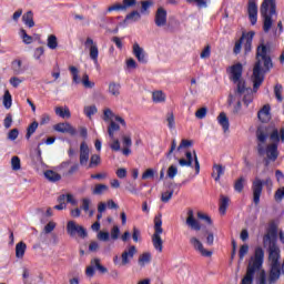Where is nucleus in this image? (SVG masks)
I'll list each match as a JSON object with an SVG mask.
<instances>
[{
    "instance_id": "nucleus-12",
    "label": "nucleus",
    "mask_w": 284,
    "mask_h": 284,
    "mask_svg": "<svg viewBox=\"0 0 284 284\" xmlns=\"http://www.w3.org/2000/svg\"><path fill=\"white\" fill-rule=\"evenodd\" d=\"M94 267L98 268V271L101 274H106V272H108V268L105 266L101 265V260L94 258L91 261V264L85 270V275L89 278H92V276H94Z\"/></svg>"
},
{
    "instance_id": "nucleus-29",
    "label": "nucleus",
    "mask_w": 284,
    "mask_h": 284,
    "mask_svg": "<svg viewBox=\"0 0 284 284\" xmlns=\"http://www.w3.org/2000/svg\"><path fill=\"white\" fill-rule=\"evenodd\" d=\"M227 207H230V197L225 195H221L219 212L220 214H222V216H225V212H227Z\"/></svg>"
},
{
    "instance_id": "nucleus-19",
    "label": "nucleus",
    "mask_w": 284,
    "mask_h": 284,
    "mask_svg": "<svg viewBox=\"0 0 284 284\" xmlns=\"http://www.w3.org/2000/svg\"><path fill=\"white\" fill-rule=\"evenodd\" d=\"M165 23H168V11L163 8H159L155 13V26H158V28H163Z\"/></svg>"
},
{
    "instance_id": "nucleus-44",
    "label": "nucleus",
    "mask_w": 284,
    "mask_h": 284,
    "mask_svg": "<svg viewBox=\"0 0 284 284\" xmlns=\"http://www.w3.org/2000/svg\"><path fill=\"white\" fill-rule=\"evenodd\" d=\"M244 187H245V178L240 176L234 183V190L235 192H243Z\"/></svg>"
},
{
    "instance_id": "nucleus-56",
    "label": "nucleus",
    "mask_w": 284,
    "mask_h": 284,
    "mask_svg": "<svg viewBox=\"0 0 284 284\" xmlns=\"http://www.w3.org/2000/svg\"><path fill=\"white\" fill-rule=\"evenodd\" d=\"M136 0H122V9L126 12L128 9L134 8Z\"/></svg>"
},
{
    "instance_id": "nucleus-37",
    "label": "nucleus",
    "mask_w": 284,
    "mask_h": 284,
    "mask_svg": "<svg viewBox=\"0 0 284 284\" xmlns=\"http://www.w3.org/2000/svg\"><path fill=\"white\" fill-rule=\"evenodd\" d=\"M109 94H111V97H119V94H121V84L111 82L109 84Z\"/></svg>"
},
{
    "instance_id": "nucleus-64",
    "label": "nucleus",
    "mask_w": 284,
    "mask_h": 284,
    "mask_svg": "<svg viewBox=\"0 0 284 284\" xmlns=\"http://www.w3.org/2000/svg\"><path fill=\"white\" fill-rule=\"evenodd\" d=\"M114 119V112L110 109H104L103 111V121H112Z\"/></svg>"
},
{
    "instance_id": "nucleus-39",
    "label": "nucleus",
    "mask_w": 284,
    "mask_h": 284,
    "mask_svg": "<svg viewBox=\"0 0 284 284\" xmlns=\"http://www.w3.org/2000/svg\"><path fill=\"white\" fill-rule=\"evenodd\" d=\"M55 114H57V116H60L61 119H70V116H71L70 109H64L61 106L55 108Z\"/></svg>"
},
{
    "instance_id": "nucleus-20",
    "label": "nucleus",
    "mask_w": 284,
    "mask_h": 284,
    "mask_svg": "<svg viewBox=\"0 0 284 284\" xmlns=\"http://www.w3.org/2000/svg\"><path fill=\"white\" fill-rule=\"evenodd\" d=\"M58 205L54 206V210H65L68 203H72V194H62L58 197Z\"/></svg>"
},
{
    "instance_id": "nucleus-33",
    "label": "nucleus",
    "mask_w": 284,
    "mask_h": 284,
    "mask_svg": "<svg viewBox=\"0 0 284 284\" xmlns=\"http://www.w3.org/2000/svg\"><path fill=\"white\" fill-rule=\"evenodd\" d=\"M88 170H93L94 168H99L101 165V155L92 154L89 161Z\"/></svg>"
},
{
    "instance_id": "nucleus-62",
    "label": "nucleus",
    "mask_w": 284,
    "mask_h": 284,
    "mask_svg": "<svg viewBox=\"0 0 284 284\" xmlns=\"http://www.w3.org/2000/svg\"><path fill=\"white\" fill-rule=\"evenodd\" d=\"M154 174H156V171H154V169H148L143 174H142V179L143 181L148 180V179H154Z\"/></svg>"
},
{
    "instance_id": "nucleus-32",
    "label": "nucleus",
    "mask_w": 284,
    "mask_h": 284,
    "mask_svg": "<svg viewBox=\"0 0 284 284\" xmlns=\"http://www.w3.org/2000/svg\"><path fill=\"white\" fill-rule=\"evenodd\" d=\"M225 174V168L221 164H215L213 166V173L212 176L215 181H221V176Z\"/></svg>"
},
{
    "instance_id": "nucleus-45",
    "label": "nucleus",
    "mask_w": 284,
    "mask_h": 284,
    "mask_svg": "<svg viewBox=\"0 0 284 284\" xmlns=\"http://www.w3.org/2000/svg\"><path fill=\"white\" fill-rule=\"evenodd\" d=\"M3 105L7 110H10V108H12V94H10V91L4 92Z\"/></svg>"
},
{
    "instance_id": "nucleus-51",
    "label": "nucleus",
    "mask_w": 284,
    "mask_h": 284,
    "mask_svg": "<svg viewBox=\"0 0 284 284\" xmlns=\"http://www.w3.org/2000/svg\"><path fill=\"white\" fill-rule=\"evenodd\" d=\"M108 12H124L123 4L122 3H114L106 9Z\"/></svg>"
},
{
    "instance_id": "nucleus-61",
    "label": "nucleus",
    "mask_w": 284,
    "mask_h": 284,
    "mask_svg": "<svg viewBox=\"0 0 284 284\" xmlns=\"http://www.w3.org/2000/svg\"><path fill=\"white\" fill-rule=\"evenodd\" d=\"M119 234H121V230L119 229L118 225H114V226L111 229V239H112V241H118Z\"/></svg>"
},
{
    "instance_id": "nucleus-52",
    "label": "nucleus",
    "mask_w": 284,
    "mask_h": 284,
    "mask_svg": "<svg viewBox=\"0 0 284 284\" xmlns=\"http://www.w3.org/2000/svg\"><path fill=\"white\" fill-rule=\"evenodd\" d=\"M97 112H98L97 105H90L84 108V114L89 119H92L93 114H97Z\"/></svg>"
},
{
    "instance_id": "nucleus-9",
    "label": "nucleus",
    "mask_w": 284,
    "mask_h": 284,
    "mask_svg": "<svg viewBox=\"0 0 284 284\" xmlns=\"http://www.w3.org/2000/svg\"><path fill=\"white\" fill-rule=\"evenodd\" d=\"M72 79L77 85H83L87 90H92V88H94V82L90 81V75L85 72L81 74L75 67H72Z\"/></svg>"
},
{
    "instance_id": "nucleus-38",
    "label": "nucleus",
    "mask_w": 284,
    "mask_h": 284,
    "mask_svg": "<svg viewBox=\"0 0 284 284\" xmlns=\"http://www.w3.org/2000/svg\"><path fill=\"white\" fill-rule=\"evenodd\" d=\"M47 45L50 50H57V48H59V40H57V36L50 34L47 40Z\"/></svg>"
},
{
    "instance_id": "nucleus-24",
    "label": "nucleus",
    "mask_w": 284,
    "mask_h": 284,
    "mask_svg": "<svg viewBox=\"0 0 284 284\" xmlns=\"http://www.w3.org/2000/svg\"><path fill=\"white\" fill-rule=\"evenodd\" d=\"M270 104H265L257 113V116L262 123H267L272 119V115L270 114Z\"/></svg>"
},
{
    "instance_id": "nucleus-49",
    "label": "nucleus",
    "mask_w": 284,
    "mask_h": 284,
    "mask_svg": "<svg viewBox=\"0 0 284 284\" xmlns=\"http://www.w3.org/2000/svg\"><path fill=\"white\" fill-rule=\"evenodd\" d=\"M243 40H245V33H243L242 37L240 38V40H237L235 42V45L233 48L234 54H241V49L243 47Z\"/></svg>"
},
{
    "instance_id": "nucleus-4",
    "label": "nucleus",
    "mask_w": 284,
    "mask_h": 284,
    "mask_svg": "<svg viewBox=\"0 0 284 284\" xmlns=\"http://www.w3.org/2000/svg\"><path fill=\"white\" fill-rule=\"evenodd\" d=\"M243 77V64L236 63L231 67V80L236 84L235 89V99H239L241 94H245L252 90L251 88L245 87V81Z\"/></svg>"
},
{
    "instance_id": "nucleus-28",
    "label": "nucleus",
    "mask_w": 284,
    "mask_h": 284,
    "mask_svg": "<svg viewBox=\"0 0 284 284\" xmlns=\"http://www.w3.org/2000/svg\"><path fill=\"white\" fill-rule=\"evenodd\" d=\"M72 234H77L80 239H85L88 231L82 225L72 222Z\"/></svg>"
},
{
    "instance_id": "nucleus-25",
    "label": "nucleus",
    "mask_w": 284,
    "mask_h": 284,
    "mask_svg": "<svg viewBox=\"0 0 284 284\" xmlns=\"http://www.w3.org/2000/svg\"><path fill=\"white\" fill-rule=\"evenodd\" d=\"M53 130L60 132V134H72V125H70V123L54 124Z\"/></svg>"
},
{
    "instance_id": "nucleus-59",
    "label": "nucleus",
    "mask_w": 284,
    "mask_h": 284,
    "mask_svg": "<svg viewBox=\"0 0 284 284\" xmlns=\"http://www.w3.org/2000/svg\"><path fill=\"white\" fill-rule=\"evenodd\" d=\"M176 174H179V169L175 165L169 166L166 171V175L169 176V179H174Z\"/></svg>"
},
{
    "instance_id": "nucleus-8",
    "label": "nucleus",
    "mask_w": 284,
    "mask_h": 284,
    "mask_svg": "<svg viewBox=\"0 0 284 284\" xmlns=\"http://www.w3.org/2000/svg\"><path fill=\"white\" fill-rule=\"evenodd\" d=\"M264 245H268V263L270 265H281V248L276 245V242L272 241L270 235H264Z\"/></svg>"
},
{
    "instance_id": "nucleus-34",
    "label": "nucleus",
    "mask_w": 284,
    "mask_h": 284,
    "mask_svg": "<svg viewBox=\"0 0 284 284\" xmlns=\"http://www.w3.org/2000/svg\"><path fill=\"white\" fill-rule=\"evenodd\" d=\"M44 176L48 181H50L51 183H57V181H61V174L52 171V170H47L44 172Z\"/></svg>"
},
{
    "instance_id": "nucleus-10",
    "label": "nucleus",
    "mask_w": 284,
    "mask_h": 284,
    "mask_svg": "<svg viewBox=\"0 0 284 284\" xmlns=\"http://www.w3.org/2000/svg\"><path fill=\"white\" fill-rule=\"evenodd\" d=\"M192 161L195 163V174L201 172V164L199 163V156L196 155V151H186L185 156L179 160V165L181 168H192Z\"/></svg>"
},
{
    "instance_id": "nucleus-7",
    "label": "nucleus",
    "mask_w": 284,
    "mask_h": 284,
    "mask_svg": "<svg viewBox=\"0 0 284 284\" xmlns=\"http://www.w3.org/2000/svg\"><path fill=\"white\" fill-rule=\"evenodd\" d=\"M241 99L243 100L244 105H250L252 101H254V97L252 95V89H248V92L241 93L239 98H236V91H234L233 94L229 95V104L232 105V103H236V105L233 109L234 114H239L241 112Z\"/></svg>"
},
{
    "instance_id": "nucleus-16",
    "label": "nucleus",
    "mask_w": 284,
    "mask_h": 284,
    "mask_svg": "<svg viewBox=\"0 0 284 284\" xmlns=\"http://www.w3.org/2000/svg\"><path fill=\"white\" fill-rule=\"evenodd\" d=\"M89 161H90V146H88V143L82 142L80 144V165L85 168Z\"/></svg>"
},
{
    "instance_id": "nucleus-17",
    "label": "nucleus",
    "mask_w": 284,
    "mask_h": 284,
    "mask_svg": "<svg viewBox=\"0 0 284 284\" xmlns=\"http://www.w3.org/2000/svg\"><path fill=\"white\" fill-rule=\"evenodd\" d=\"M186 214H187L186 225L191 227V230H194L195 232H200L201 223H199V220L194 217V211L190 209Z\"/></svg>"
},
{
    "instance_id": "nucleus-60",
    "label": "nucleus",
    "mask_w": 284,
    "mask_h": 284,
    "mask_svg": "<svg viewBox=\"0 0 284 284\" xmlns=\"http://www.w3.org/2000/svg\"><path fill=\"white\" fill-rule=\"evenodd\" d=\"M57 227V223L54 221H50L45 226H44V234H51V232H54V229Z\"/></svg>"
},
{
    "instance_id": "nucleus-63",
    "label": "nucleus",
    "mask_w": 284,
    "mask_h": 284,
    "mask_svg": "<svg viewBox=\"0 0 284 284\" xmlns=\"http://www.w3.org/2000/svg\"><path fill=\"white\" fill-rule=\"evenodd\" d=\"M247 252H250V246L247 244H244L240 247V261H243V258H245V255L247 254Z\"/></svg>"
},
{
    "instance_id": "nucleus-47",
    "label": "nucleus",
    "mask_w": 284,
    "mask_h": 284,
    "mask_svg": "<svg viewBox=\"0 0 284 284\" xmlns=\"http://www.w3.org/2000/svg\"><path fill=\"white\" fill-rule=\"evenodd\" d=\"M274 95L280 103L283 102V85L276 84L274 87Z\"/></svg>"
},
{
    "instance_id": "nucleus-36",
    "label": "nucleus",
    "mask_w": 284,
    "mask_h": 284,
    "mask_svg": "<svg viewBox=\"0 0 284 284\" xmlns=\"http://www.w3.org/2000/svg\"><path fill=\"white\" fill-rule=\"evenodd\" d=\"M253 39H254V31H251L246 34L244 33V40H245L244 50H245V52L252 51V40Z\"/></svg>"
},
{
    "instance_id": "nucleus-50",
    "label": "nucleus",
    "mask_w": 284,
    "mask_h": 284,
    "mask_svg": "<svg viewBox=\"0 0 284 284\" xmlns=\"http://www.w3.org/2000/svg\"><path fill=\"white\" fill-rule=\"evenodd\" d=\"M11 168L14 172L21 170V159H19V156H13L11 159Z\"/></svg>"
},
{
    "instance_id": "nucleus-3",
    "label": "nucleus",
    "mask_w": 284,
    "mask_h": 284,
    "mask_svg": "<svg viewBox=\"0 0 284 284\" xmlns=\"http://www.w3.org/2000/svg\"><path fill=\"white\" fill-rule=\"evenodd\" d=\"M260 13L263 19V30L267 33L272 30V26H274L272 17L276 16V0H263Z\"/></svg>"
},
{
    "instance_id": "nucleus-58",
    "label": "nucleus",
    "mask_w": 284,
    "mask_h": 284,
    "mask_svg": "<svg viewBox=\"0 0 284 284\" xmlns=\"http://www.w3.org/2000/svg\"><path fill=\"white\" fill-rule=\"evenodd\" d=\"M274 199H275L276 203H281V201H283V199H284V186L276 190V192L274 194Z\"/></svg>"
},
{
    "instance_id": "nucleus-27",
    "label": "nucleus",
    "mask_w": 284,
    "mask_h": 284,
    "mask_svg": "<svg viewBox=\"0 0 284 284\" xmlns=\"http://www.w3.org/2000/svg\"><path fill=\"white\" fill-rule=\"evenodd\" d=\"M150 263H152V253L150 252L142 253L138 258V265H140V267H145V265H150Z\"/></svg>"
},
{
    "instance_id": "nucleus-1",
    "label": "nucleus",
    "mask_w": 284,
    "mask_h": 284,
    "mask_svg": "<svg viewBox=\"0 0 284 284\" xmlns=\"http://www.w3.org/2000/svg\"><path fill=\"white\" fill-rule=\"evenodd\" d=\"M256 59L257 62L254 65L252 75L254 91H256L257 88H261L265 79L263 77V67L265 68V70H270L273 65L272 58L267 57V48L265 47V44H262L257 48Z\"/></svg>"
},
{
    "instance_id": "nucleus-48",
    "label": "nucleus",
    "mask_w": 284,
    "mask_h": 284,
    "mask_svg": "<svg viewBox=\"0 0 284 284\" xmlns=\"http://www.w3.org/2000/svg\"><path fill=\"white\" fill-rule=\"evenodd\" d=\"M166 123L170 130H174V128L176 126L173 112L166 113Z\"/></svg>"
},
{
    "instance_id": "nucleus-31",
    "label": "nucleus",
    "mask_w": 284,
    "mask_h": 284,
    "mask_svg": "<svg viewBox=\"0 0 284 284\" xmlns=\"http://www.w3.org/2000/svg\"><path fill=\"white\" fill-rule=\"evenodd\" d=\"M217 122L223 128L224 132H227L230 130V119H227V115L225 112H221L217 116Z\"/></svg>"
},
{
    "instance_id": "nucleus-53",
    "label": "nucleus",
    "mask_w": 284,
    "mask_h": 284,
    "mask_svg": "<svg viewBox=\"0 0 284 284\" xmlns=\"http://www.w3.org/2000/svg\"><path fill=\"white\" fill-rule=\"evenodd\" d=\"M173 195H174V190L162 193L161 195L162 203H170Z\"/></svg>"
},
{
    "instance_id": "nucleus-43",
    "label": "nucleus",
    "mask_w": 284,
    "mask_h": 284,
    "mask_svg": "<svg viewBox=\"0 0 284 284\" xmlns=\"http://www.w3.org/2000/svg\"><path fill=\"white\" fill-rule=\"evenodd\" d=\"M154 103H163L165 101V93L163 91H155L152 93Z\"/></svg>"
},
{
    "instance_id": "nucleus-46",
    "label": "nucleus",
    "mask_w": 284,
    "mask_h": 284,
    "mask_svg": "<svg viewBox=\"0 0 284 284\" xmlns=\"http://www.w3.org/2000/svg\"><path fill=\"white\" fill-rule=\"evenodd\" d=\"M109 187L105 184H97L94 189L92 190V194L101 195L104 192H108Z\"/></svg>"
},
{
    "instance_id": "nucleus-13",
    "label": "nucleus",
    "mask_w": 284,
    "mask_h": 284,
    "mask_svg": "<svg viewBox=\"0 0 284 284\" xmlns=\"http://www.w3.org/2000/svg\"><path fill=\"white\" fill-rule=\"evenodd\" d=\"M84 45L89 49L90 59L97 63V61H99V47L94 40L92 38H87Z\"/></svg>"
},
{
    "instance_id": "nucleus-5",
    "label": "nucleus",
    "mask_w": 284,
    "mask_h": 284,
    "mask_svg": "<svg viewBox=\"0 0 284 284\" xmlns=\"http://www.w3.org/2000/svg\"><path fill=\"white\" fill-rule=\"evenodd\" d=\"M263 185L267 189L268 192H272L274 183L271 178H266L264 181L261 178L256 176L252 182V192H253V203L258 205L261 203V195L263 194Z\"/></svg>"
},
{
    "instance_id": "nucleus-42",
    "label": "nucleus",
    "mask_w": 284,
    "mask_h": 284,
    "mask_svg": "<svg viewBox=\"0 0 284 284\" xmlns=\"http://www.w3.org/2000/svg\"><path fill=\"white\" fill-rule=\"evenodd\" d=\"M39 128V122L33 121L27 129V134H26V139L30 140V138L32 136V134H34V132H37V129Z\"/></svg>"
},
{
    "instance_id": "nucleus-22",
    "label": "nucleus",
    "mask_w": 284,
    "mask_h": 284,
    "mask_svg": "<svg viewBox=\"0 0 284 284\" xmlns=\"http://www.w3.org/2000/svg\"><path fill=\"white\" fill-rule=\"evenodd\" d=\"M266 156L268 161H276V159H278V145L276 143H272L267 145Z\"/></svg>"
},
{
    "instance_id": "nucleus-6",
    "label": "nucleus",
    "mask_w": 284,
    "mask_h": 284,
    "mask_svg": "<svg viewBox=\"0 0 284 284\" xmlns=\"http://www.w3.org/2000/svg\"><path fill=\"white\" fill-rule=\"evenodd\" d=\"M163 215L159 213L154 217V233L152 235V244L154 250L161 254L163 252V240L161 239V234H163Z\"/></svg>"
},
{
    "instance_id": "nucleus-15",
    "label": "nucleus",
    "mask_w": 284,
    "mask_h": 284,
    "mask_svg": "<svg viewBox=\"0 0 284 284\" xmlns=\"http://www.w3.org/2000/svg\"><path fill=\"white\" fill-rule=\"evenodd\" d=\"M256 138L258 141L257 152H258L260 156H265V149L263 148V143H265V141H267V133H265V130L260 128L256 131Z\"/></svg>"
},
{
    "instance_id": "nucleus-41",
    "label": "nucleus",
    "mask_w": 284,
    "mask_h": 284,
    "mask_svg": "<svg viewBox=\"0 0 284 284\" xmlns=\"http://www.w3.org/2000/svg\"><path fill=\"white\" fill-rule=\"evenodd\" d=\"M19 37L22 39V41H23V43H26V45H30V43H32V41H33V38L28 34L26 29H20Z\"/></svg>"
},
{
    "instance_id": "nucleus-30",
    "label": "nucleus",
    "mask_w": 284,
    "mask_h": 284,
    "mask_svg": "<svg viewBox=\"0 0 284 284\" xmlns=\"http://www.w3.org/2000/svg\"><path fill=\"white\" fill-rule=\"evenodd\" d=\"M22 22L27 28H34V13L32 11H27L22 16Z\"/></svg>"
},
{
    "instance_id": "nucleus-14",
    "label": "nucleus",
    "mask_w": 284,
    "mask_h": 284,
    "mask_svg": "<svg viewBox=\"0 0 284 284\" xmlns=\"http://www.w3.org/2000/svg\"><path fill=\"white\" fill-rule=\"evenodd\" d=\"M190 243L194 247V251L200 252L202 256H205L206 258H210V256H212V252L205 250L203 243L200 242V240L196 236H192L190 239Z\"/></svg>"
},
{
    "instance_id": "nucleus-35",
    "label": "nucleus",
    "mask_w": 284,
    "mask_h": 284,
    "mask_svg": "<svg viewBox=\"0 0 284 284\" xmlns=\"http://www.w3.org/2000/svg\"><path fill=\"white\" fill-rule=\"evenodd\" d=\"M26 250H28V245H26L24 242H19L16 245V257L23 258V256H26Z\"/></svg>"
},
{
    "instance_id": "nucleus-11",
    "label": "nucleus",
    "mask_w": 284,
    "mask_h": 284,
    "mask_svg": "<svg viewBox=\"0 0 284 284\" xmlns=\"http://www.w3.org/2000/svg\"><path fill=\"white\" fill-rule=\"evenodd\" d=\"M138 253H139V250H136V246L134 245L128 246L121 254L120 265L122 266L130 265V263H132V258H134V256H136Z\"/></svg>"
},
{
    "instance_id": "nucleus-54",
    "label": "nucleus",
    "mask_w": 284,
    "mask_h": 284,
    "mask_svg": "<svg viewBox=\"0 0 284 284\" xmlns=\"http://www.w3.org/2000/svg\"><path fill=\"white\" fill-rule=\"evenodd\" d=\"M140 19H141V13H139V11H132L125 17V21H139Z\"/></svg>"
},
{
    "instance_id": "nucleus-23",
    "label": "nucleus",
    "mask_w": 284,
    "mask_h": 284,
    "mask_svg": "<svg viewBox=\"0 0 284 284\" xmlns=\"http://www.w3.org/2000/svg\"><path fill=\"white\" fill-rule=\"evenodd\" d=\"M133 54L140 63H148V60L145 59V51H143V48H141L139 43L133 44Z\"/></svg>"
},
{
    "instance_id": "nucleus-26",
    "label": "nucleus",
    "mask_w": 284,
    "mask_h": 284,
    "mask_svg": "<svg viewBox=\"0 0 284 284\" xmlns=\"http://www.w3.org/2000/svg\"><path fill=\"white\" fill-rule=\"evenodd\" d=\"M59 172L62 176H68V174H72V160H67L62 162L59 166Z\"/></svg>"
},
{
    "instance_id": "nucleus-18",
    "label": "nucleus",
    "mask_w": 284,
    "mask_h": 284,
    "mask_svg": "<svg viewBox=\"0 0 284 284\" xmlns=\"http://www.w3.org/2000/svg\"><path fill=\"white\" fill-rule=\"evenodd\" d=\"M248 18L252 23V26H256V21H258V7L256 6V2L250 1L248 2Z\"/></svg>"
},
{
    "instance_id": "nucleus-40",
    "label": "nucleus",
    "mask_w": 284,
    "mask_h": 284,
    "mask_svg": "<svg viewBox=\"0 0 284 284\" xmlns=\"http://www.w3.org/2000/svg\"><path fill=\"white\" fill-rule=\"evenodd\" d=\"M119 130H121V126L116 124V122L111 121L110 125L108 126V134L110 139H114V133L119 132Z\"/></svg>"
},
{
    "instance_id": "nucleus-55",
    "label": "nucleus",
    "mask_w": 284,
    "mask_h": 284,
    "mask_svg": "<svg viewBox=\"0 0 284 284\" xmlns=\"http://www.w3.org/2000/svg\"><path fill=\"white\" fill-rule=\"evenodd\" d=\"M187 3L196 6L197 8H207V0H186Z\"/></svg>"
},
{
    "instance_id": "nucleus-2",
    "label": "nucleus",
    "mask_w": 284,
    "mask_h": 284,
    "mask_svg": "<svg viewBox=\"0 0 284 284\" xmlns=\"http://www.w3.org/2000/svg\"><path fill=\"white\" fill-rule=\"evenodd\" d=\"M265 257V252L263 248H255V254L251 257L248 265L246 267V273L242 278L241 284H254V275L256 272H261V267H263V258Z\"/></svg>"
},
{
    "instance_id": "nucleus-21",
    "label": "nucleus",
    "mask_w": 284,
    "mask_h": 284,
    "mask_svg": "<svg viewBox=\"0 0 284 284\" xmlns=\"http://www.w3.org/2000/svg\"><path fill=\"white\" fill-rule=\"evenodd\" d=\"M271 272L268 281L270 283H276L281 278V264H270Z\"/></svg>"
},
{
    "instance_id": "nucleus-57",
    "label": "nucleus",
    "mask_w": 284,
    "mask_h": 284,
    "mask_svg": "<svg viewBox=\"0 0 284 284\" xmlns=\"http://www.w3.org/2000/svg\"><path fill=\"white\" fill-rule=\"evenodd\" d=\"M111 143H110V148L111 150H113V152H119V150H121V142L119 141V139L113 138L111 139Z\"/></svg>"
}]
</instances>
